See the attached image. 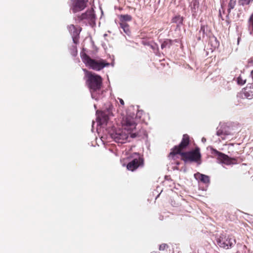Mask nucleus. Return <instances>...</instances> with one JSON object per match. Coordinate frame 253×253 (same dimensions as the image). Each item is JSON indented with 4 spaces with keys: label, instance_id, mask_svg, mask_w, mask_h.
Instances as JSON below:
<instances>
[{
    "label": "nucleus",
    "instance_id": "obj_1",
    "mask_svg": "<svg viewBox=\"0 0 253 253\" xmlns=\"http://www.w3.org/2000/svg\"><path fill=\"white\" fill-rule=\"evenodd\" d=\"M141 113L138 112L136 116L134 114L132 115L127 114L122 121V128L116 130L110 134L111 137L118 143H125L127 141L129 135L131 138H135L139 135L138 133H133L132 131L136 128L138 117L140 118V114Z\"/></svg>",
    "mask_w": 253,
    "mask_h": 253
},
{
    "label": "nucleus",
    "instance_id": "obj_2",
    "mask_svg": "<svg viewBox=\"0 0 253 253\" xmlns=\"http://www.w3.org/2000/svg\"><path fill=\"white\" fill-rule=\"evenodd\" d=\"M189 143V136L187 134H184L183 138L178 146H175L172 149L169 157L173 158L176 154H180L185 161L191 162H198L201 159V154L199 148L188 152H181L182 149L185 148Z\"/></svg>",
    "mask_w": 253,
    "mask_h": 253
},
{
    "label": "nucleus",
    "instance_id": "obj_3",
    "mask_svg": "<svg viewBox=\"0 0 253 253\" xmlns=\"http://www.w3.org/2000/svg\"><path fill=\"white\" fill-rule=\"evenodd\" d=\"M85 73L86 81L91 97L95 100H98L103 97V91L101 89L102 80L101 77L94 73H92L86 69H83Z\"/></svg>",
    "mask_w": 253,
    "mask_h": 253
},
{
    "label": "nucleus",
    "instance_id": "obj_4",
    "mask_svg": "<svg viewBox=\"0 0 253 253\" xmlns=\"http://www.w3.org/2000/svg\"><path fill=\"white\" fill-rule=\"evenodd\" d=\"M81 57L86 66L94 70L100 71L105 67L108 66L110 65L109 63H107L103 59L95 60L91 59L84 51L81 52Z\"/></svg>",
    "mask_w": 253,
    "mask_h": 253
},
{
    "label": "nucleus",
    "instance_id": "obj_5",
    "mask_svg": "<svg viewBox=\"0 0 253 253\" xmlns=\"http://www.w3.org/2000/svg\"><path fill=\"white\" fill-rule=\"evenodd\" d=\"M95 15L93 9L86 11L85 13L78 16V20L83 21L86 25L89 24L93 26L95 24Z\"/></svg>",
    "mask_w": 253,
    "mask_h": 253
},
{
    "label": "nucleus",
    "instance_id": "obj_6",
    "mask_svg": "<svg viewBox=\"0 0 253 253\" xmlns=\"http://www.w3.org/2000/svg\"><path fill=\"white\" fill-rule=\"evenodd\" d=\"M132 160L127 165V169L131 171H134L139 167L143 165V159L137 153H133L131 156Z\"/></svg>",
    "mask_w": 253,
    "mask_h": 253
},
{
    "label": "nucleus",
    "instance_id": "obj_7",
    "mask_svg": "<svg viewBox=\"0 0 253 253\" xmlns=\"http://www.w3.org/2000/svg\"><path fill=\"white\" fill-rule=\"evenodd\" d=\"M88 0H70L69 5L70 10L76 13L84 10L86 6Z\"/></svg>",
    "mask_w": 253,
    "mask_h": 253
},
{
    "label": "nucleus",
    "instance_id": "obj_8",
    "mask_svg": "<svg viewBox=\"0 0 253 253\" xmlns=\"http://www.w3.org/2000/svg\"><path fill=\"white\" fill-rule=\"evenodd\" d=\"M211 153L214 157H216L218 163L220 164L229 165L233 164L232 161L234 160L213 148L211 149Z\"/></svg>",
    "mask_w": 253,
    "mask_h": 253
},
{
    "label": "nucleus",
    "instance_id": "obj_9",
    "mask_svg": "<svg viewBox=\"0 0 253 253\" xmlns=\"http://www.w3.org/2000/svg\"><path fill=\"white\" fill-rule=\"evenodd\" d=\"M217 242L220 247L228 249L235 244V240L229 236H226L225 235L222 234L217 239Z\"/></svg>",
    "mask_w": 253,
    "mask_h": 253
},
{
    "label": "nucleus",
    "instance_id": "obj_10",
    "mask_svg": "<svg viewBox=\"0 0 253 253\" xmlns=\"http://www.w3.org/2000/svg\"><path fill=\"white\" fill-rule=\"evenodd\" d=\"M68 29L71 35H72L73 42L75 43H77L81 29H77L73 24L69 25L68 27Z\"/></svg>",
    "mask_w": 253,
    "mask_h": 253
},
{
    "label": "nucleus",
    "instance_id": "obj_11",
    "mask_svg": "<svg viewBox=\"0 0 253 253\" xmlns=\"http://www.w3.org/2000/svg\"><path fill=\"white\" fill-rule=\"evenodd\" d=\"M195 178L198 181L206 185H208L210 180L209 176L197 172L194 174Z\"/></svg>",
    "mask_w": 253,
    "mask_h": 253
},
{
    "label": "nucleus",
    "instance_id": "obj_12",
    "mask_svg": "<svg viewBox=\"0 0 253 253\" xmlns=\"http://www.w3.org/2000/svg\"><path fill=\"white\" fill-rule=\"evenodd\" d=\"M108 119V116L105 113H101L97 118L98 124L102 126L107 125Z\"/></svg>",
    "mask_w": 253,
    "mask_h": 253
},
{
    "label": "nucleus",
    "instance_id": "obj_13",
    "mask_svg": "<svg viewBox=\"0 0 253 253\" xmlns=\"http://www.w3.org/2000/svg\"><path fill=\"white\" fill-rule=\"evenodd\" d=\"M226 128L224 127L222 129H219L216 132V135L220 136L223 140L227 139L228 136L231 135V132L226 130Z\"/></svg>",
    "mask_w": 253,
    "mask_h": 253
},
{
    "label": "nucleus",
    "instance_id": "obj_14",
    "mask_svg": "<svg viewBox=\"0 0 253 253\" xmlns=\"http://www.w3.org/2000/svg\"><path fill=\"white\" fill-rule=\"evenodd\" d=\"M207 27L206 25H201L197 38L199 41H200L202 39H204L205 38V36L207 35Z\"/></svg>",
    "mask_w": 253,
    "mask_h": 253
},
{
    "label": "nucleus",
    "instance_id": "obj_15",
    "mask_svg": "<svg viewBox=\"0 0 253 253\" xmlns=\"http://www.w3.org/2000/svg\"><path fill=\"white\" fill-rule=\"evenodd\" d=\"M199 4V2L197 0H193L192 1L190 6L193 15H194L198 10Z\"/></svg>",
    "mask_w": 253,
    "mask_h": 253
},
{
    "label": "nucleus",
    "instance_id": "obj_16",
    "mask_svg": "<svg viewBox=\"0 0 253 253\" xmlns=\"http://www.w3.org/2000/svg\"><path fill=\"white\" fill-rule=\"evenodd\" d=\"M120 27L123 30L124 32L126 35L129 36L130 35V31L128 24L126 23H120Z\"/></svg>",
    "mask_w": 253,
    "mask_h": 253
},
{
    "label": "nucleus",
    "instance_id": "obj_17",
    "mask_svg": "<svg viewBox=\"0 0 253 253\" xmlns=\"http://www.w3.org/2000/svg\"><path fill=\"white\" fill-rule=\"evenodd\" d=\"M132 19V17L130 15L125 14V15H121L120 16V20L121 21V23H125V22L130 21Z\"/></svg>",
    "mask_w": 253,
    "mask_h": 253
},
{
    "label": "nucleus",
    "instance_id": "obj_18",
    "mask_svg": "<svg viewBox=\"0 0 253 253\" xmlns=\"http://www.w3.org/2000/svg\"><path fill=\"white\" fill-rule=\"evenodd\" d=\"M236 4V0H230L228 5V8L227 9L228 14H229L231 12V10L235 7Z\"/></svg>",
    "mask_w": 253,
    "mask_h": 253
},
{
    "label": "nucleus",
    "instance_id": "obj_19",
    "mask_svg": "<svg viewBox=\"0 0 253 253\" xmlns=\"http://www.w3.org/2000/svg\"><path fill=\"white\" fill-rule=\"evenodd\" d=\"M172 22L175 23L178 25L181 24L182 23L183 18L179 15L173 17L172 19Z\"/></svg>",
    "mask_w": 253,
    "mask_h": 253
},
{
    "label": "nucleus",
    "instance_id": "obj_20",
    "mask_svg": "<svg viewBox=\"0 0 253 253\" xmlns=\"http://www.w3.org/2000/svg\"><path fill=\"white\" fill-rule=\"evenodd\" d=\"M171 44V42L170 40H166L161 44V48L164 49L165 48H169Z\"/></svg>",
    "mask_w": 253,
    "mask_h": 253
},
{
    "label": "nucleus",
    "instance_id": "obj_21",
    "mask_svg": "<svg viewBox=\"0 0 253 253\" xmlns=\"http://www.w3.org/2000/svg\"><path fill=\"white\" fill-rule=\"evenodd\" d=\"M246 80L244 79L242 76L240 75L237 79V84L239 85H242L246 83Z\"/></svg>",
    "mask_w": 253,
    "mask_h": 253
},
{
    "label": "nucleus",
    "instance_id": "obj_22",
    "mask_svg": "<svg viewBox=\"0 0 253 253\" xmlns=\"http://www.w3.org/2000/svg\"><path fill=\"white\" fill-rule=\"evenodd\" d=\"M253 0H239L238 2L240 5L244 6L249 4Z\"/></svg>",
    "mask_w": 253,
    "mask_h": 253
},
{
    "label": "nucleus",
    "instance_id": "obj_23",
    "mask_svg": "<svg viewBox=\"0 0 253 253\" xmlns=\"http://www.w3.org/2000/svg\"><path fill=\"white\" fill-rule=\"evenodd\" d=\"M167 246V245L166 244H163L159 246V250H164L166 248V247Z\"/></svg>",
    "mask_w": 253,
    "mask_h": 253
},
{
    "label": "nucleus",
    "instance_id": "obj_24",
    "mask_svg": "<svg viewBox=\"0 0 253 253\" xmlns=\"http://www.w3.org/2000/svg\"><path fill=\"white\" fill-rule=\"evenodd\" d=\"M118 99L119 100V101H120V103H121V104L122 105H124L125 103H124V100L122 98H118Z\"/></svg>",
    "mask_w": 253,
    "mask_h": 253
},
{
    "label": "nucleus",
    "instance_id": "obj_25",
    "mask_svg": "<svg viewBox=\"0 0 253 253\" xmlns=\"http://www.w3.org/2000/svg\"><path fill=\"white\" fill-rule=\"evenodd\" d=\"M206 141V139L205 137H203L202 138V142L203 143H205Z\"/></svg>",
    "mask_w": 253,
    "mask_h": 253
},
{
    "label": "nucleus",
    "instance_id": "obj_26",
    "mask_svg": "<svg viewBox=\"0 0 253 253\" xmlns=\"http://www.w3.org/2000/svg\"><path fill=\"white\" fill-rule=\"evenodd\" d=\"M158 253V252H152V253Z\"/></svg>",
    "mask_w": 253,
    "mask_h": 253
},
{
    "label": "nucleus",
    "instance_id": "obj_27",
    "mask_svg": "<svg viewBox=\"0 0 253 253\" xmlns=\"http://www.w3.org/2000/svg\"><path fill=\"white\" fill-rule=\"evenodd\" d=\"M94 108H96V105H94Z\"/></svg>",
    "mask_w": 253,
    "mask_h": 253
}]
</instances>
